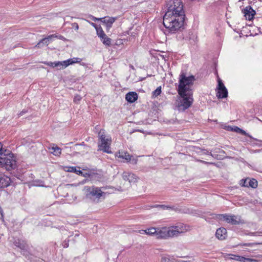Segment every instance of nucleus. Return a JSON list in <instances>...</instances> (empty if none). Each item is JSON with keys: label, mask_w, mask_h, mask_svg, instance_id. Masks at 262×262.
<instances>
[{"label": "nucleus", "mask_w": 262, "mask_h": 262, "mask_svg": "<svg viewBox=\"0 0 262 262\" xmlns=\"http://www.w3.org/2000/svg\"><path fill=\"white\" fill-rule=\"evenodd\" d=\"M184 17L182 15H174L172 13H165L163 19V24L169 32L175 33L184 25Z\"/></svg>", "instance_id": "obj_1"}, {"label": "nucleus", "mask_w": 262, "mask_h": 262, "mask_svg": "<svg viewBox=\"0 0 262 262\" xmlns=\"http://www.w3.org/2000/svg\"><path fill=\"white\" fill-rule=\"evenodd\" d=\"M0 166L4 167L7 170L15 168L16 162L11 152L3 148V145L0 142Z\"/></svg>", "instance_id": "obj_2"}, {"label": "nucleus", "mask_w": 262, "mask_h": 262, "mask_svg": "<svg viewBox=\"0 0 262 262\" xmlns=\"http://www.w3.org/2000/svg\"><path fill=\"white\" fill-rule=\"evenodd\" d=\"M195 78L193 76H186L182 73L180 76L178 93L181 97L190 96L191 95L190 86L193 84Z\"/></svg>", "instance_id": "obj_3"}, {"label": "nucleus", "mask_w": 262, "mask_h": 262, "mask_svg": "<svg viewBox=\"0 0 262 262\" xmlns=\"http://www.w3.org/2000/svg\"><path fill=\"white\" fill-rule=\"evenodd\" d=\"M84 190L87 199L93 202L98 203L101 198L104 199L105 193L102 191L100 188L95 186H85Z\"/></svg>", "instance_id": "obj_4"}, {"label": "nucleus", "mask_w": 262, "mask_h": 262, "mask_svg": "<svg viewBox=\"0 0 262 262\" xmlns=\"http://www.w3.org/2000/svg\"><path fill=\"white\" fill-rule=\"evenodd\" d=\"M167 9L165 13L182 15L185 16L183 5L181 0H168L167 2Z\"/></svg>", "instance_id": "obj_5"}, {"label": "nucleus", "mask_w": 262, "mask_h": 262, "mask_svg": "<svg viewBox=\"0 0 262 262\" xmlns=\"http://www.w3.org/2000/svg\"><path fill=\"white\" fill-rule=\"evenodd\" d=\"M98 136L100 140V143L98 144V150L108 154L112 153V151L110 149V145L112 143L111 138H106L104 130L102 129L99 132Z\"/></svg>", "instance_id": "obj_6"}, {"label": "nucleus", "mask_w": 262, "mask_h": 262, "mask_svg": "<svg viewBox=\"0 0 262 262\" xmlns=\"http://www.w3.org/2000/svg\"><path fill=\"white\" fill-rule=\"evenodd\" d=\"M168 227V238L178 237L181 234L184 233L187 231V226L181 223Z\"/></svg>", "instance_id": "obj_7"}, {"label": "nucleus", "mask_w": 262, "mask_h": 262, "mask_svg": "<svg viewBox=\"0 0 262 262\" xmlns=\"http://www.w3.org/2000/svg\"><path fill=\"white\" fill-rule=\"evenodd\" d=\"M217 217L219 220L225 221L228 223L231 224L232 225H238L242 222L240 217L234 215L221 214H217Z\"/></svg>", "instance_id": "obj_8"}, {"label": "nucleus", "mask_w": 262, "mask_h": 262, "mask_svg": "<svg viewBox=\"0 0 262 262\" xmlns=\"http://www.w3.org/2000/svg\"><path fill=\"white\" fill-rule=\"evenodd\" d=\"M182 98L177 104V107L179 111H184L190 106L192 102L190 96H184Z\"/></svg>", "instance_id": "obj_9"}, {"label": "nucleus", "mask_w": 262, "mask_h": 262, "mask_svg": "<svg viewBox=\"0 0 262 262\" xmlns=\"http://www.w3.org/2000/svg\"><path fill=\"white\" fill-rule=\"evenodd\" d=\"M240 185L243 187L256 188L257 187L258 183L255 179H250L247 178L245 179H242L240 181Z\"/></svg>", "instance_id": "obj_10"}, {"label": "nucleus", "mask_w": 262, "mask_h": 262, "mask_svg": "<svg viewBox=\"0 0 262 262\" xmlns=\"http://www.w3.org/2000/svg\"><path fill=\"white\" fill-rule=\"evenodd\" d=\"M157 232L156 236L157 238L168 239V227H163L160 228H156Z\"/></svg>", "instance_id": "obj_11"}, {"label": "nucleus", "mask_w": 262, "mask_h": 262, "mask_svg": "<svg viewBox=\"0 0 262 262\" xmlns=\"http://www.w3.org/2000/svg\"><path fill=\"white\" fill-rule=\"evenodd\" d=\"M116 156L118 158L124 159L126 162H132L134 164H136L137 163V159H132V156L127 152H119L117 154Z\"/></svg>", "instance_id": "obj_12"}, {"label": "nucleus", "mask_w": 262, "mask_h": 262, "mask_svg": "<svg viewBox=\"0 0 262 262\" xmlns=\"http://www.w3.org/2000/svg\"><path fill=\"white\" fill-rule=\"evenodd\" d=\"M122 178L125 181H128L130 183H135L137 182L138 178L134 173L124 172L122 175Z\"/></svg>", "instance_id": "obj_13"}, {"label": "nucleus", "mask_w": 262, "mask_h": 262, "mask_svg": "<svg viewBox=\"0 0 262 262\" xmlns=\"http://www.w3.org/2000/svg\"><path fill=\"white\" fill-rule=\"evenodd\" d=\"M117 19V17L106 16L100 18V21L106 25L107 29H109L112 26L113 24Z\"/></svg>", "instance_id": "obj_14"}, {"label": "nucleus", "mask_w": 262, "mask_h": 262, "mask_svg": "<svg viewBox=\"0 0 262 262\" xmlns=\"http://www.w3.org/2000/svg\"><path fill=\"white\" fill-rule=\"evenodd\" d=\"M243 12L246 18L249 20H252L256 13L255 11L250 6L246 7L243 10Z\"/></svg>", "instance_id": "obj_15"}, {"label": "nucleus", "mask_w": 262, "mask_h": 262, "mask_svg": "<svg viewBox=\"0 0 262 262\" xmlns=\"http://www.w3.org/2000/svg\"><path fill=\"white\" fill-rule=\"evenodd\" d=\"M53 37H58V36L53 34L48 36L47 37L43 38L35 46V48H41L42 47L43 45H46L47 46L49 41L51 40Z\"/></svg>", "instance_id": "obj_16"}, {"label": "nucleus", "mask_w": 262, "mask_h": 262, "mask_svg": "<svg viewBox=\"0 0 262 262\" xmlns=\"http://www.w3.org/2000/svg\"><path fill=\"white\" fill-rule=\"evenodd\" d=\"M215 236L220 240L225 239L227 237L226 229L223 227L217 229L215 233Z\"/></svg>", "instance_id": "obj_17"}, {"label": "nucleus", "mask_w": 262, "mask_h": 262, "mask_svg": "<svg viewBox=\"0 0 262 262\" xmlns=\"http://www.w3.org/2000/svg\"><path fill=\"white\" fill-rule=\"evenodd\" d=\"M11 182V179L6 176L0 177V188L7 187Z\"/></svg>", "instance_id": "obj_18"}, {"label": "nucleus", "mask_w": 262, "mask_h": 262, "mask_svg": "<svg viewBox=\"0 0 262 262\" xmlns=\"http://www.w3.org/2000/svg\"><path fill=\"white\" fill-rule=\"evenodd\" d=\"M138 99V95L136 92H130L125 95V99L130 103H133Z\"/></svg>", "instance_id": "obj_19"}, {"label": "nucleus", "mask_w": 262, "mask_h": 262, "mask_svg": "<svg viewBox=\"0 0 262 262\" xmlns=\"http://www.w3.org/2000/svg\"><path fill=\"white\" fill-rule=\"evenodd\" d=\"M48 148L52 150L51 152L56 156H59L61 153V148L54 144L49 147Z\"/></svg>", "instance_id": "obj_20"}, {"label": "nucleus", "mask_w": 262, "mask_h": 262, "mask_svg": "<svg viewBox=\"0 0 262 262\" xmlns=\"http://www.w3.org/2000/svg\"><path fill=\"white\" fill-rule=\"evenodd\" d=\"M219 98H225L228 96V91L226 88L217 90L216 94Z\"/></svg>", "instance_id": "obj_21"}, {"label": "nucleus", "mask_w": 262, "mask_h": 262, "mask_svg": "<svg viewBox=\"0 0 262 262\" xmlns=\"http://www.w3.org/2000/svg\"><path fill=\"white\" fill-rule=\"evenodd\" d=\"M14 244L16 247L19 248L21 250H25L28 248V245L23 241L17 239L14 242Z\"/></svg>", "instance_id": "obj_22"}, {"label": "nucleus", "mask_w": 262, "mask_h": 262, "mask_svg": "<svg viewBox=\"0 0 262 262\" xmlns=\"http://www.w3.org/2000/svg\"><path fill=\"white\" fill-rule=\"evenodd\" d=\"M232 130L236 132L242 134L243 135L247 136L249 137H251L249 135H248L245 130H243L242 129L239 128L237 126H234V128H232Z\"/></svg>", "instance_id": "obj_23"}, {"label": "nucleus", "mask_w": 262, "mask_h": 262, "mask_svg": "<svg viewBox=\"0 0 262 262\" xmlns=\"http://www.w3.org/2000/svg\"><path fill=\"white\" fill-rule=\"evenodd\" d=\"M97 35L100 38L101 40H102L103 37L105 36V34L103 31L102 28L99 26V28L96 30Z\"/></svg>", "instance_id": "obj_24"}, {"label": "nucleus", "mask_w": 262, "mask_h": 262, "mask_svg": "<svg viewBox=\"0 0 262 262\" xmlns=\"http://www.w3.org/2000/svg\"><path fill=\"white\" fill-rule=\"evenodd\" d=\"M146 230L145 234L149 235H156L157 229L155 228H150Z\"/></svg>", "instance_id": "obj_25"}, {"label": "nucleus", "mask_w": 262, "mask_h": 262, "mask_svg": "<svg viewBox=\"0 0 262 262\" xmlns=\"http://www.w3.org/2000/svg\"><path fill=\"white\" fill-rule=\"evenodd\" d=\"M235 257V260L239 261H244L245 262L246 261H252L251 259L250 258H246L243 256H241L238 255H236Z\"/></svg>", "instance_id": "obj_26"}, {"label": "nucleus", "mask_w": 262, "mask_h": 262, "mask_svg": "<svg viewBox=\"0 0 262 262\" xmlns=\"http://www.w3.org/2000/svg\"><path fill=\"white\" fill-rule=\"evenodd\" d=\"M103 44L106 46H110L111 43V39L108 38L106 35L105 37H103L102 40H101Z\"/></svg>", "instance_id": "obj_27"}, {"label": "nucleus", "mask_w": 262, "mask_h": 262, "mask_svg": "<svg viewBox=\"0 0 262 262\" xmlns=\"http://www.w3.org/2000/svg\"><path fill=\"white\" fill-rule=\"evenodd\" d=\"M161 93V86L158 87L154 91L152 92L153 97H156L159 96Z\"/></svg>", "instance_id": "obj_28"}, {"label": "nucleus", "mask_w": 262, "mask_h": 262, "mask_svg": "<svg viewBox=\"0 0 262 262\" xmlns=\"http://www.w3.org/2000/svg\"><path fill=\"white\" fill-rule=\"evenodd\" d=\"M60 62L61 64H60L59 66H61L62 68H66L67 67L71 64V63H70L71 62L70 59L63 61Z\"/></svg>", "instance_id": "obj_29"}, {"label": "nucleus", "mask_w": 262, "mask_h": 262, "mask_svg": "<svg viewBox=\"0 0 262 262\" xmlns=\"http://www.w3.org/2000/svg\"><path fill=\"white\" fill-rule=\"evenodd\" d=\"M60 64H61L60 61L53 62H49L46 63V64H47L48 66L52 67H59Z\"/></svg>", "instance_id": "obj_30"}, {"label": "nucleus", "mask_w": 262, "mask_h": 262, "mask_svg": "<svg viewBox=\"0 0 262 262\" xmlns=\"http://www.w3.org/2000/svg\"><path fill=\"white\" fill-rule=\"evenodd\" d=\"M70 60L71 62L70 63H71V64H72L75 63L80 62L81 61V59L80 58H73L70 59Z\"/></svg>", "instance_id": "obj_31"}, {"label": "nucleus", "mask_w": 262, "mask_h": 262, "mask_svg": "<svg viewBox=\"0 0 262 262\" xmlns=\"http://www.w3.org/2000/svg\"><path fill=\"white\" fill-rule=\"evenodd\" d=\"M225 88H226V87L225 86L224 83L222 82V80L220 79H219L217 90H220Z\"/></svg>", "instance_id": "obj_32"}, {"label": "nucleus", "mask_w": 262, "mask_h": 262, "mask_svg": "<svg viewBox=\"0 0 262 262\" xmlns=\"http://www.w3.org/2000/svg\"><path fill=\"white\" fill-rule=\"evenodd\" d=\"M259 244H260V243H245V244H243L242 245V246H249V247H254L255 246H256L257 245H259Z\"/></svg>", "instance_id": "obj_33"}, {"label": "nucleus", "mask_w": 262, "mask_h": 262, "mask_svg": "<svg viewBox=\"0 0 262 262\" xmlns=\"http://www.w3.org/2000/svg\"><path fill=\"white\" fill-rule=\"evenodd\" d=\"M81 97H80V96L76 95V96H75L74 98V102L78 103L81 100Z\"/></svg>", "instance_id": "obj_34"}, {"label": "nucleus", "mask_w": 262, "mask_h": 262, "mask_svg": "<svg viewBox=\"0 0 262 262\" xmlns=\"http://www.w3.org/2000/svg\"><path fill=\"white\" fill-rule=\"evenodd\" d=\"M21 253L23 255L27 257L29 256V252L27 251V248H26L25 250H22Z\"/></svg>", "instance_id": "obj_35"}, {"label": "nucleus", "mask_w": 262, "mask_h": 262, "mask_svg": "<svg viewBox=\"0 0 262 262\" xmlns=\"http://www.w3.org/2000/svg\"><path fill=\"white\" fill-rule=\"evenodd\" d=\"M89 17L90 18H91L92 20L95 21H96L97 20H100V18H97L92 15H90Z\"/></svg>", "instance_id": "obj_36"}, {"label": "nucleus", "mask_w": 262, "mask_h": 262, "mask_svg": "<svg viewBox=\"0 0 262 262\" xmlns=\"http://www.w3.org/2000/svg\"><path fill=\"white\" fill-rule=\"evenodd\" d=\"M161 262H171V261L169 258L163 257L161 259Z\"/></svg>", "instance_id": "obj_37"}, {"label": "nucleus", "mask_w": 262, "mask_h": 262, "mask_svg": "<svg viewBox=\"0 0 262 262\" xmlns=\"http://www.w3.org/2000/svg\"><path fill=\"white\" fill-rule=\"evenodd\" d=\"M72 26L75 28L76 30H78L79 28V26L77 23H74L72 24Z\"/></svg>", "instance_id": "obj_38"}, {"label": "nucleus", "mask_w": 262, "mask_h": 262, "mask_svg": "<svg viewBox=\"0 0 262 262\" xmlns=\"http://www.w3.org/2000/svg\"><path fill=\"white\" fill-rule=\"evenodd\" d=\"M90 24L95 28L96 30H97L99 28V26H98L96 24L94 23H90Z\"/></svg>", "instance_id": "obj_39"}, {"label": "nucleus", "mask_w": 262, "mask_h": 262, "mask_svg": "<svg viewBox=\"0 0 262 262\" xmlns=\"http://www.w3.org/2000/svg\"><path fill=\"white\" fill-rule=\"evenodd\" d=\"M63 246L64 248H67L69 246L68 243L66 241H65L63 244Z\"/></svg>", "instance_id": "obj_40"}, {"label": "nucleus", "mask_w": 262, "mask_h": 262, "mask_svg": "<svg viewBox=\"0 0 262 262\" xmlns=\"http://www.w3.org/2000/svg\"><path fill=\"white\" fill-rule=\"evenodd\" d=\"M146 230H139V233L142 234H145Z\"/></svg>", "instance_id": "obj_41"}, {"label": "nucleus", "mask_w": 262, "mask_h": 262, "mask_svg": "<svg viewBox=\"0 0 262 262\" xmlns=\"http://www.w3.org/2000/svg\"><path fill=\"white\" fill-rule=\"evenodd\" d=\"M235 256H236L235 255L231 254L230 258L232 259L235 260Z\"/></svg>", "instance_id": "obj_42"}, {"label": "nucleus", "mask_w": 262, "mask_h": 262, "mask_svg": "<svg viewBox=\"0 0 262 262\" xmlns=\"http://www.w3.org/2000/svg\"><path fill=\"white\" fill-rule=\"evenodd\" d=\"M26 113V111H25V110H23V111H22L20 113V114H19V116H21V115H23L24 114H25V113Z\"/></svg>", "instance_id": "obj_43"}, {"label": "nucleus", "mask_w": 262, "mask_h": 262, "mask_svg": "<svg viewBox=\"0 0 262 262\" xmlns=\"http://www.w3.org/2000/svg\"><path fill=\"white\" fill-rule=\"evenodd\" d=\"M76 173L77 174H82V172L81 170H77Z\"/></svg>", "instance_id": "obj_44"}, {"label": "nucleus", "mask_w": 262, "mask_h": 262, "mask_svg": "<svg viewBox=\"0 0 262 262\" xmlns=\"http://www.w3.org/2000/svg\"><path fill=\"white\" fill-rule=\"evenodd\" d=\"M71 171H74V172H76L77 170L76 169L75 167H72Z\"/></svg>", "instance_id": "obj_45"}, {"label": "nucleus", "mask_w": 262, "mask_h": 262, "mask_svg": "<svg viewBox=\"0 0 262 262\" xmlns=\"http://www.w3.org/2000/svg\"><path fill=\"white\" fill-rule=\"evenodd\" d=\"M163 208H171L170 207H169V206H162Z\"/></svg>", "instance_id": "obj_46"}, {"label": "nucleus", "mask_w": 262, "mask_h": 262, "mask_svg": "<svg viewBox=\"0 0 262 262\" xmlns=\"http://www.w3.org/2000/svg\"><path fill=\"white\" fill-rule=\"evenodd\" d=\"M250 234H251V235H256V233H251Z\"/></svg>", "instance_id": "obj_47"}, {"label": "nucleus", "mask_w": 262, "mask_h": 262, "mask_svg": "<svg viewBox=\"0 0 262 262\" xmlns=\"http://www.w3.org/2000/svg\"><path fill=\"white\" fill-rule=\"evenodd\" d=\"M201 162L203 163H206V164L208 163L207 162H205L204 161H201Z\"/></svg>", "instance_id": "obj_48"}, {"label": "nucleus", "mask_w": 262, "mask_h": 262, "mask_svg": "<svg viewBox=\"0 0 262 262\" xmlns=\"http://www.w3.org/2000/svg\"><path fill=\"white\" fill-rule=\"evenodd\" d=\"M81 145V144H76L75 146H79V145Z\"/></svg>", "instance_id": "obj_49"}, {"label": "nucleus", "mask_w": 262, "mask_h": 262, "mask_svg": "<svg viewBox=\"0 0 262 262\" xmlns=\"http://www.w3.org/2000/svg\"><path fill=\"white\" fill-rule=\"evenodd\" d=\"M62 37H62V36H59V38H62Z\"/></svg>", "instance_id": "obj_50"}, {"label": "nucleus", "mask_w": 262, "mask_h": 262, "mask_svg": "<svg viewBox=\"0 0 262 262\" xmlns=\"http://www.w3.org/2000/svg\"><path fill=\"white\" fill-rule=\"evenodd\" d=\"M75 236H78V234H76Z\"/></svg>", "instance_id": "obj_51"}, {"label": "nucleus", "mask_w": 262, "mask_h": 262, "mask_svg": "<svg viewBox=\"0 0 262 262\" xmlns=\"http://www.w3.org/2000/svg\"><path fill=\"white\" fill-rule=\"evenodd\" d=\"M81 65H83V66H84V64L83 63H81Z\"/></svg>", "instance_id": "obj_52"}]
</instances>
